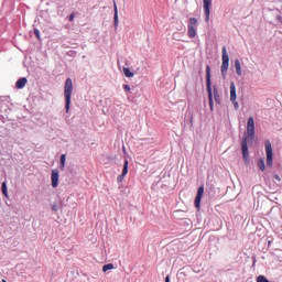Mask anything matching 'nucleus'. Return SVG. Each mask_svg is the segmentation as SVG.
I'll return each instance as SVG.
<instances>
[{"instance_id":"nucleus-4","label":"nucleus","mask_w":282,"mask_h":282,"mask_svg":"<svg viewBox=\"0 0 282 282\" xmlns=\"http://www.w3.org/2000/svg\"><path fill=\"white\" fill-rule=\"evenodd\" d=\"M197 19L196 18H191L189 23L187 25V35L189 39H195L197 36Z\"/></svg>"},{"instance_id":"nucleus-5","label":"nucleus","mask_w":282,"mask_h":282,"mask_svg":"<svg viewBox=\"0 0 282 282\" xmlns=\"http://www.w3.org/2000/svg\"><path fill=\"white\" fill-rule=\"evenodd\" d=\"M247 140H254V118L249 117L247 121Z\"/></svg>"},{"instance_id":"nucleus-12","label":"nucleus","mask_w":282,"mask_h":282,"mask_svg":"<svg viewBox=\"0 0 282 282\" xmlns=\"http://www.w3.org/2000/svg\"><path fill=\"white\" fill-rule=\"evenodd\" d=\"M25 85H28V78L25 77H21L20 79H18L15 86L18 89H23V87H25Z\"/></svg>"},{"instance_id":"nucleus-13","label":"nucleus","mask_w":282,"mask_h":282,"mask_svg":"<svg viewBox=\"0 0 282 282\" xmlns=\"http://www.w3.org/2000/svg\"><path fill=\"white\" fill-rule=\"evenodd\" d=\"M235 69H236V74L238 76H241L242 72H241V62H239V59H235Z\"/></svg>"},{"instance_id":"nucleus-24","label":"nucleus","mask_w":282,"mask_h":282,"mask_svg":"<svg viewBox=\"0 0 282 282\" xmlns=\"http://www.w3.org/2000/svg\"><path fill=\"white\" fill-rule=\"evenodd\" d=\"M76 14L75 13H72L68 18V21L72 23L75 19Z\"/></svg>"},{"instance_id":"nucleus-20","label":"nucleus","mask_w":282,"mask_h":282,"mask_svg":"<svg viewBox=\"0 0 282 282\" xmlns=\"http://www.w3.org/2000/svg\"><path fill=\"white\" fill-rule=\"evenodd\" d=\"M2 195H4V197H8V185L6 182L2 183Z\"/></svg>"},{"instance_id":"nucleus-6","label":"nucleus","mask_w":282,"mask_h":282,"mask_svg":"<svg viewBox=\"0 0 282 282\" xmlns=\"http://www.w3.org/2000/svg\"><path fill=\"white\" fill-rule=\"evenodd\" d=\"M264 149L267 153V166H272L273 163V152H272V143L270 140L264 142Z\"/></svg>"},{"instance_id":"nucleus-28","label":"nucleus","mask_w":282,"mask_h":282,"mask_svg":"<svg viewBox=\"0 0 282 282\" xmlns=\"http://www.w3.org/2000/svg\"><path fill=\"white\" fill-rule=\"evenodd\" d=\"M274 177H275V180H281V178L279 177V175H275Z\"/></svg>"},{"instance_id":"nucleus-26","label":"nucleus","mask_w":282,"mask_h":282,"mask_svg":"<svg viewBox=\"0 0 282 282\" xmlns=\"http://www.w3.org/2000/svg\"><path fill=\"white\" fill-rule=\"evenodd\" d=\"M123 180H124V176H122V174L117 177V182H122Z\"/></svg>"},{"instance_id":"nucleus-17","label":"nucleus","mask_w":282,"mask_h":282,"mask_svg":"<svg viewBox=\"0 0 282 282\" xmlns=\"http://www.w3.org/2000/svg\"><path fill=\"white\" fill-rule=\"evenodd\" d=\"M113 10H115V25L118 26V4H116V1L113 2Z\"/></svg>"},{"instance_id":"nucleus-23","label":"nucleus","mask_w":282,"mask_h":282,"mask_svg":"<svg viewBox=\"0 0 282 282\" xmlns=\"http://www.w3.org/2000/svg\"><path fill=\"white\" fill-rule=\"evenodd\" d=\"M52 210H53L54 213H57V212H58V205L53 204V205H52Z\"/></svg>"},{"instance_id":"nucleus-19","label":"nucleus","mask_w":282,"mask_h":282,"mask_svg":"<svg viewBox=\"0 0 282 282\" xmlns=\"http://www.w3.org/2000/svg\"><path fill=\"white\" fill-rule=\"evenodd\" d=\"M65 162H66V155H61V170L63 171L65 169Z\"/></svg>"},{"instance_id":"nucleus-14","label":"nucleus","mask_w":282,"mask_h":282,"mask_svg":"<svg viewBox=\"0 0 282 282\" xmlns=\"http://www.w3.org/2000/svg\"><path fill=\"white\" fill-rule=\"evenodd\" d=\"M129 173V160H126L123 163V169H122V177H127V174Z\"/></svg>"},{"instance_id":"nucleus-1","label":"nucleus","mask_w":282,"mask_h":282,"mask_svg":"<svg viewBox=\"0 0 282 282\" xmlns=\"http://www.w3.org/2000/svg\"><path fill=\"white\" fill-rule=\"evenodd\" d=\"M72 91H74V82L72 80V78H67L65 80V85H64V98H65V109H66V113H69V105H72Z\"/></svg>"},{"instance_id":"nucleus-16","label":"nucleus","mask_w":282,"mask_h":282,"mask_svg":"<svg viewBox=\"0 0 282 282\" xmlns=\"http://www.w3.org/2000/svg\"><path fill=\"white\" fill-rule=\"evenodd\" d=\"M257 165L260 169V171H265V160L259 159Z\"/></svg>"},{"instance_id":"nucleus-15","label":"nucleus","mask_w":282,"mask_h":282,"mask_svg":"<svg viewBox=\"0 0 282 282\" xmlns=\"http://www.w3.org/2000/svg\"><path fill=\"white\" fill-rule=\"evenodd\" d=\"M123 74L126 76V78H133L134 74L133 72H131V69L123 67Z\"/></svg>"},{"instance_id":"nucleus-8","label":"nucleus","mask_w":282,"mask_h":282,"mask_svg":"<svg viewBox=\"0 0 282 282\" xmlns=\"http://www.w3.org/2000/svg\"><path fill=\"white\" fill-rule=\"evenodd\" d=\"M213 6V0H203V8L205 12V21L208 23L210 21V7Z\"/></svg>"},{"instance_id":"nucleus-22","label":"nucleus","mask_w":282,"mask_h":282,"mask_svg":"<svg viewBox=\"0 0 282 282\" xmlns=\"http://www.w3.org/2000/svg\"><path fill=\"white\" fill-rule=\"evenodd\" d=\"M34 34L36 39H41V32L39 31V29H34Z\"/></svg>"},{"instance_id":"nucleus-25","label":"nucleus","mask_w":282,"mask_h":282,"mask_svg":"<svg viewBox=\"0 0 282 282\" xmlns=\"http://www.w3.org/2000/svg\"><path fill=\"white\" fill-rule=\"evenodd\" d=\"M123 89H124V91H131V86H129V85H123Z\"/></svg>"},{"instance_id":"nucleus-27","label":"nucleus","mask_w":282,"mask_h":282,"mask_svg":"<svg viewBox=\"0 0 282 282\" xmlns=\"http://www.w3.org/2000/svg\"><path fill=\"white\" fill-rule=\"evenodd\" d=\"M165 282H171V278L169 275L165 278Z\"/></svg>"},{"instance_id":"nucleus-9","label":"nucleus","mask_w":282,"mask_h":282,"mask_svg":"<svg viewBox=\"0 0 282 282\" xmlns=\"http://www.w3.org/2000/svg\"><path fill=\"white\" fill-rule=\"evenodd\" d=\"M202 197H204V186L198 187L197 194L194 200L195 207L198 209L200 208Z\"/></svg>"},{"instance_id":"nucleus-2","label":"nucleus","mask_w":282,"mask_h":282,"mask_svg":"<svg viewBox=\"0 0 282 282\" xmlns=\"http://www.w3.org/2000/svg\"><path fill=\"white\" fill-rule=\"evenodd\" d=\"M221 61L223 63H221L220 72H221L223 78H226L228 74V67H230V57L228 56V51H226V46H223Z\"/></svg>"},{"instance_id":"nucleus-18","label":"nucleus","mask_w":282,"mask_h":282,"mask_svg":"<svg viewBox=\"0 0 282 282\" xmlns=\"http://www.w3.org/2000/svg\"><path fill=\"white\" fill-rule=\"evenodd\" d=\"M108 270H113V263H108L102 267V272H108Z\"/></svg>"},{"instance_id":"nucleus-3","label":"nucleus","mask_w":282,"mask_h":282,"mask_svg":"<svg viewBox=\"0 0 282 282\" xmlns=\"http://www.w3.org/2000/svg\"><path fill=\"white\" fill-rule=\"evenodd\" d=\"M206 85H207V94H208V100H209V107L210 111H213V85L210 82V66H206Z\"/></svg>"},{"instance_id":"nucleus-10","label":"nucleus","mask_w":282,"mask_h":282,"mask_svg":"<svg viewBox=\"0 0 282 282\" xmlns=\"http://www.w3.org/2000/svg\"><path fill=\"white\" fill-rule=\"evenodd\" d=\"M241 149L243 160H248V137H243L241 141Z\"/></svg>"},{"instance_id":"nucleus-11","label":"nucleus","mask_w":282,"mask_h":282,"mask_svg":"<svg viewBox=\"0 0 282 282\" xmlns=\"http://www.w3.org/2000/svg\"><path fill=\"white\" fill-rule=\"evenodd\" d=\"M51 180L53 188H56L58 186V171H52Z\"/></svg>"},{"instance_id":"nucleus-7","label":"nucleus","mask_w":282,"mask_h":282,"mask_svg":"<svg viewBox=\"0 0 282 282\" xmlns=\"http://www.w3.org/2000/svg\"><path fill=\"white\" fill-rule=\"evenodd\" d=\"M230 100L235 106V109H239V102H237V87L235 86V82L230 83Z\"/></svg>"},{"instance_id":"nucleus-21","label":"nucleus","mask_w":282,"mask_h":282,"mask_svg":"<svg viewBox=\"0 0 282 282\" xmlns=\"http://www.w3.org/2000/svg\"><path fill=\"white\" fill-rule=\"evenodd\" d=\"M214 98H215L216 102L219 101V94L217 93V89H214Z\"/></svg>"}]
</instances>
